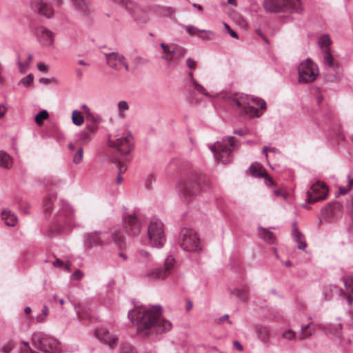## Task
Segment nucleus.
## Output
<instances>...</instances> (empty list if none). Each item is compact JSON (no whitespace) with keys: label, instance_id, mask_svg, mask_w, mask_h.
Segmentation results:
<instances>
[{"label":"nucleus","instance_id":"obj_1","mask_svg":"<svg viewBox=\"0 0 353 353\" xmlns=\"http://www.w3.org/2000/svg\"><path fill=\"white\" fill-rule=\"evenodd\" d=\"M137 312L131 310L128 312V318L132 321L139 323L137 327V332H141L143 330L153 329L157 334L168 332L172 328V323L165 319H163L161 316L162 308L160 305L153 306L152 308L146 310L143 314L141 313L135 317Z\"/></svg>","mask_w":353,"mask_h":353},{"label":"nucleus","instance_id":"obj_2","mask_svg":"<svg viewBox=\"0 0 353 353\" xmlns=\"http://www.w3.org/2000/svg\"><path fill=\"white\" fill-rule=\"evenodd\" d=\"M112 243L122 249L125 245V237L118 226H114L107 230H94L84 234L83 245L88 250L94 247L108 246Z\"/></svg>","mask_w":353,"mask_h":353},{"label":"nucleus","instance_id":"obj_3","mask_svg":"<svg viewBox=\"0 0 353 353\" xmlns=\"http://www.w3.org/2000/svg\"><path fill=\"white\" fill-rule=\"evenodd\" d=\"M201 183L211 187L208 179L205 176L194 174L182 180L177 189L180 196L185 201L192 200L201 191Z\"/></svg>","mask_w":353,"mask_h":353},{"label":"nucleus","instance_id":"obj_4","mask_svg":"<svg viewBox=\"0 0 353 353\" xmlns=\"http://www.w3.org/2000/svg\"><path fill=\"white\" fill-rule=\"evenodd\" d=\"M74 220V210L65 201H60V208L56 214L52 224L50 226L48 235L60 234L65 228H70Z\"/></svg>","mask_w":353,"mask_h":353},{"label":"nucleus","instance_id":"obj_5","mask_svg":"<svg viewBox=\"0 0 353 353\" xmlns=\"http://www.w3.org/2000/svg\"><path fill=\"white\" fill-rule=\"evenodd\" d=\"M32 343L37 349L46 353H58L61 350L59 342L56 339L42 332L34 333Z\"/></svg>","mask_w":353,"mask_h":353},{"label":"nucleus","instance_id":"obj_6","mask_svg":"<svg viewBox=\"0 0 353 353\" xmlns=\"http://www.w3.org/2000/svg\"><path fill=\"white\" fill-rule=\"evenodd\" d=\"M263 7L270 12H298L301 10L299 0H264Z\"/></svg>","mask_w":353,"mask_h":353},{"label":"nucleus","instance_id":"obj_7","mask_svg":"<svg viewBox=\"0 0 353 353\" xmlns=\"http://www.w3.org/2000/svg\"><path fill=\"white\" fill-rule=\"evenodd\" d=\"M148 236L150 244L155 248H162L166 241L164 225L157 219H152L148 228Z\"/></svg>","mask_w":353,"mask_h":353},{"label":"nucleus","instance_id":"obj_8","mask_svg":"<svg viewBox=\"0 0 353 353\" xmlns=\"http://www.w3.org/2000/svg\"><path fill=\"white\" fill-rule=\"evenodd\" d=\"M181 235L180 245L183 250L191 252L201 249L199 239L194 230L183 228L181 230Z\"/></svg>","mask_w":353,"mask_h":353},{"label":"nucleus","instance_id":"obj_9","mask_svg":"<svg viewBox=\"0 0 353 353\" xmlns=\"http://www.w3.org/2000/svg\"><path fill=\"white\" fill-rule=\"evenodd\" d=\"M299 82H313L319 75V68L311 59L301 62L298 68Z\"/></svg>","mask_w":353,"mask_h":353},{"label":"nucleus","instance_id":"obj_10","mask_svg":"<svg viewBox=\"0 0 353 353\" xmlns=\"http://www.w3.org/2000/svg\"><path fill=\"white\" fill-rule=\"evenodd\" d=\"M230 103L232 105H236L239 114L242 116L249 117H254L258 112V108L252 105L248 100V98L243 96L239 97L236 96H230L228 97Z\"/></svg>","mask_w":353,"mask_h":353},{"label":"nucleus","instance_id":"obj_11","mask_svg":"<svg viewBox=\"0 0 353 353\" xmlns=\"http://www.w3.org/2000/svg\"><path fill=\"white\" fill-rule=\"evenodd\" d=\"M327 188L323 182L320 181L312 184L307 192L306 201L308 203H315L326 199L327 195Z\"/></svg>","mask_w":353,"mask_h":353},{"label":"nucleus","instance_id":"obj_12","mask_svg":"<svg viewBox=\"0 0 353 353\" xmlns=\"http://www.w3.org/2000/svg\"><path fill=\"white\" fill-rule=\"evenodd\" d=\"M174 262L175 260L172 256H168L165 260L163 267L154 269L148 272L146 275L150 279L163 280L172 273Z\"/></svg>","mask_w":353,"mask_h":353},{"label":"nucleus","instance_id":"obj_13","mask_svg":"<svg viewBox=\"0 0 353 353\" xmlns=\"http://www.w3.org/2000/svg\"><path fill=\"white\" fill-rule=\"evenodd\" d=\"M132 135L131 133H127L116 140H112L110 138L108 139L110 146L117 149V150L122 154H129L132 149Z\"/></svg>","mask_w":353,"mask_h":353},{"label":"nucleus","instance_id":"obj_14","mask_svg":"<svg viewBox=\"0 0 353 353\" xmlns=\"http://www.w3.org/2000/svg\"><path fill=\"white\" fill-rule=\"evenodd\" d=\"M125 232L130 236H138L141 230V223L135 214L125 216L123 219Z\"/></svg>","mask_w":353,"mask_h":353},{"label":"nucleus","instance_id":"obj_15","mask_svg":"<svg viewBox=\"0 0 353 353\" xmlns=\"http://www.w3.org/2000/svg\"><path fill=\"white\" fill-rule=\"evenodd\" d=\"M30 6L32 10L47 19L52 18L54 14L52 4L45 0H31Z\"/></svg>","mask_w":353,"mask_h":353},{"label":"nucleus","instance_id":"obj_16","mask_svg":"<svg viewBox=\"0 0 353 353\" xmlns=\"http://www.w3.org/2000/svg\"><path fill=\"white\" fill-rule=\"evenodd\" d=\"M95 335L104 344L109 346L111 349H114L119 343V337L109 332L105 327H100L95 330Z\"/></svg>","mask_w":353,"mask_h":353},{"label":"nucleus","instance_id":"obj_17","mask_svg":"<svg viewBox=\"0 0 353 353\" xmlns=\"http://www.w3.org/2000/svg\"><path fill=\"white\" fill-rule=\"evenodd\" d=\"M214 152V158L216 161L228 162L232 150L225 143L216 142L214 145L210 147Z\"/></svg>","mask_w":353,"mask_h":353},{"label":"nucleus","instance_id":"obj_18","mask_svg":"<svg viewBox=\"0 0 353 353\" xmlns=\"http://www.w3.org/2000/svg\"><path fill=\"white\" fill-rule=\"evenodd\" d=\"M39 41L43 46H51L54 41V34L48 28L41 26L37 30Z\"/></svg>","mask_w":353,"mask_h":353},{"label":"nucleus","instance_id":"obj_19","mask_svg":"<svg viewBox=\"0 0 353 353\" xmlns=\"http://www.w3.org/2000/svg\"><path fill=\"white\" fill-rule=\"evenodd\" d=\"M107 64L112 69L119 71L121 69V63L125 60V57L117 52L104 53Z\"/></svg>","mask_w":353,"mask_h":353},{"label":"nucleus","instance_id":"obj_20","mask_svg":"<svg viewBox=\"0 0 353 353\" xmlns=\"http://www.w3.org/2000/svg\"><path fill=\"white\" fill-rule=\"evenodd\" d=\"M129 12L133 19L139 23H145L149 20L148 12L137 5H133L129 10Z\"/></svg>","mask_w":353,"mask_h":353},{"label":"nucleus","instance_id":"obj_21","mask_svg":"<svg viewBox=\"0 0 353 353\" xmlns=\"http://www.w3.org/2000/svg\"><path fill=\"white\" fill-rule=\"evenodd\" d=\"M97 130V126L95 124L86 125V127L79 134V141L81 145H85L89 143L92 136Z\"/></svg>","mask_w":353,"mask_h":353},{"label":"nucleus","instance_id":"obj_22","mask_svg":"<svg viewBox=\"0 0 353 353\" xmlns=\"http://www.w3.org/2000/svg\"><path fill=\"white\" fill-rule=\"evenodd\" d=\"M292 235L294 240L297 243V248L304 250L307 247L304 234L299 230L296 222L292 223Z\"/></svg>","mask_w":353,"mask_h":353},{"label":"nucleus","instance_id":"obj_23","mask_svg":"<svg viewBox=\"0 0 353 353\" xmlns=\"http://www.w3.org/2000/svg\"><path fill=\"white\" fill-rule=\"evenodd\" d=\"M74 8L83 16L88 17L90 14V6L87 0H71Z\"/></svg>","mask_w":353,"mask_h":353},{"label":"nucleus","instance_id":"obj_24","mask_svg":"<svg viewBox=\"0 0 353 353\" xmlns=\"http://www.w3.org/2000/svg\"><path fill=\"white\" fill-rule=\"evenodd\" d=\"M341 205L338 202L329 203L322 210V214L325 219H331L336 210H340Z\"/></svg>","mask_w":353,"mask_h":353},{"label":"nucleus","instance_id":"obj_25","mask_svg":"<svg viewBox=\"0 0 353 353\" xmlns=\"http://www.w3.org/2000/svg\"><path fill=\"white\" fill-rule=\"evenodd\" d=\"M259 235L269 244H274L276 242V238L273 232L270 231L269 229L259 227Z\"/></svg>","mask_w":353,"mask_h":353},{"label":"nucleus","instance_id":"obj_26","mask_svg":"<svg viewBox=\"0 0 353 353\" xmlns=\"http://www.w3.org/2000/svg\"><path fill=\"white\" fill-rule=\"evenodd\" d=\"M254 330L261 341L267 343L269 341L270 332L268 327L256 325L254 326Z\"/></svg>","mask_w":353,"mask_h":353},{"label":"nucleus","instance_id":"obj_27","mask_svg":"<svg viewBox=\"0 0 353 353\" xmlns=\"http://www.w3.org/2000/svg\"><path fill=\"white\" fill-rule=\"evenodd\" d=\"M1 216L4 223L8 226H14L17 222V216L10 210H3Z\"/></svg>","mask_w":353,"mask_h":353},{"label":"nucleus","instance_id":"obj_28","mask_svg":"<svg viewBox=\"0 0 353 353\" xmlns=\"http://www.w3.org/2000/svg\"><path fill=\"white\" fill-rule=\"evenodd\" d=\"M57 199V194H51L46 198L43 203V208L46 214H50L54 202Z\"/></svg>","mask_w":353,"mask_h":353},{"label":"nucleus","instance_id":"obj_29","mask_svg":"<svg viewBox=\"0 0 353 353\" xmlns=\"http://www.w3.org/2000/svg\"><path fill=\"white\" fill-rule=\"evenodd\" d=\"M250 170L252 176L263 178L267 173L265 170L259 163H252L250 166Z\"/></svg>","mask_w":353,"mask_h":353},{"label":"nucleus","instance_id":"obj_30","mask_svg":"<svg viewBox=\"0 0 353 353\" xmlns=\"http://www.w3.org/2000/svg\"><path fill=\"white\" fill-rule=\"evenodd\" d=\"M12 165V157L6 152L0 151V166L9 169Z\"/></svg>","mask_w":353,"mask_h":353},{"label":"nucleus","instance_id":"obj_31","mask_svg":"<svg viewBox=\"0 0 353 353\" xmlns=\"http://www.w3.org/2000/svg\"><path fill=\"white\" fill-rule=\"evenodd\" d=\"M186 50L181 46H173L172 54L176 61H180L185 54Z\"/></svg>","mask_w":353,"mask_h":353},{"label":"nucleus","instance_id":"obj_32","mask_svg":"<svg viewBox=\"0 0 353 353\" xmlns=\"http://www.w3.org/2000/svg\"><path fill=\"white\" fill-rule=\"evenodd\" d=\"M231 294L239 299L241 301H246L248 298V294L246 290L234 288Z\"/></svg>","mask_w":353,"mask_h":353},{"label":"nucleus","instance_id":"obj_33","mask_svg":"<svg viewBox=\"0 0 353 353\" xmlns=\"http://www.w3.org/2000/svg\"><path fill=\"white\" fill-rule=\"evenodd\" d=\"M72 121L75 125L80 126L83 123L84 118L79 111L74 110L72 113Z\"/></svg>","mask_w":353,"mask_h":353},{"label":"nucleus","instance_id":"obj_34","mask_svg":"<svg viewBox=\"0 0 353 353\" xmlns=\"http://www.w3.org/2000/svg\"><path fill=\"white\" fill-rule=\"evenodd\" d=\"M331 43L332 41L330 37L327 34L321 36L319 39V45L322 49L323 52H324V50H326V48H330Z\"/></svg>","mask_w":353,"mask_h":353},{"label":"nucleus","instance_id":"obj_35","mask_svg":"<svg viewBox=\"0 0 353 353\" xmlns=\"http://www.w3.org/2000/svg\"><path fill=\"white\" fill-rule=\"evenodd\" d=\"M117 168L119 169L117 177V183L120 184L123 180L121 174L127 170L125 164L120 161H114Z\"/></svg>","mask_w":353,"mask_h":353},{"label":"nucleus","instance_id":"obj_36","mask_svg":"<svg viewBox=\"0 0 353 353\" xmlns=\"http://www.w3.org/2000/svg\"><path fill=\"white\" fill-rule=\"evenodd\" d=\"M324 54L323 61L325 64L327 65L329 67L334 66V58L331 54L330 48H326L323 52Z\"/></svg>","mask_w":353,"mask_h":353},{"label":"nucleus","instance_id":"obj_37","mask_svg":"<svg viewBox=\"0 0 353 353\" xmlns=\"http://www.w3.org/2000/svg\"><path fill=\"white\" fill-rule=\"evenodd\" d=\"M32 54H30L28 56V61L25 63H22L21 61L20 54H18L17 63L20 68L21 72H22V73L25 72V70H23V68H26L29 67L30 63L32 61Z\"/></svg>","mask_w":353,"mask_h":353},{"label":"nucleus","instance_id":"obj_38","mask_svg":"<svg viewBox=\"0 0 353 353\" xmlns=\"http://www.w3.org/2000/svg\"><path fill=\"white\" fill-rule=\"evenodd\" d=\"M48 118V112L43 110L39 112L35 117V122L38 125L41 126L43 123V121Z\"/></svg>","mask_w":353,"mask_h":353},{"label":"nucleus","instance_id":"obj_39","mask_svg":"<svg viewBox=\"0 0 353 353\" xmlns=\"http://www.w3.org/2000/svg\"><path fill=\"white\" fill-rule=\"evenodd\" d=\"M138 260L139 262L147 263L151 260L150 253L145 250H140L138 252Z\"/></svg>","mask_w":353,"mask_h":353},{"label":"nucleus","instance_id":"obj_40","mask_svg":"<svg viewBox=\"0 0 353 353\" xmlns=\"http://www.w3.org/2000/svg\"><path fill=\"white\" fill-rule=\"evenodd\" d=\"M83 155V150L82 147H79L72 157V161L74 164H79L82 161Z\"/></svg>","mask_w":353,"mask_h":353},{"label":"nucleus","instance_id":"obj_41","mask_svg":"<svg viewBox=\"0 0 353 353\" xmlns=\"http://www.w3.org/2000/svg\"><path fill=\"white\" fill-rule=\"evenodd\" d=\"M198 37L203 40H212L214 39V32L210 30H201Z\"/></svg>","mask_w":353,"mask_h":353},{"label":"nucleus","instance_id":"obj_42","mask_svg":"<svg viewBox=\"0 0 353 353\" xmlns=\"http://www.w3.org/2000/svg\"><path fill=\"white\" fill-rule=\"evenodd\" d=\"M309 326H310V323H308L301 327V333L300 334V340H304L305 339L310 336L313 334V332H314L313 330L306 331V330L309 327Z\"/></svg>","mask_w":353,"mask_h":353},{"label":"nucleus","instance_id":"obj_43","mask_svg":"<svg viewBox=\"0 0 353 353\" xmlns=\"http://www.w3.org/2000/svg\"><path fill=\"white\" fill-rule=\"evenodd\" d=\"M185 30L190 35H196L199 34L201 33V30L198 29L196 26L192 25H188L185 26Z\"/></svg>","mask_w":353,"mask_h":353},{"label":"nucleus","instance_id":"obj_44","mask_svg":"<svg viewBox=\"0 0 353 353\" xmlns=\"http://www.w3.org/2000/svg\"><path fill=\"white\" fill-rule=\"evenodd\" d=\"M120 353H137V352L130 344H123L120 349Z\"/></svg>","mask_w":353,"mask_h":353},{"label":"nucleus","instance_id":"obj_45","mask_svg":"<svg viewBox=\"0 0 353 353\" xmlns=\"http://www.w3.org/2000/svg\"><path fill=\"white\" fill-rule=\"evenodd\" d=\"M34 80V77L32 74H29L26 77L21 79L19 81L20 84H23V85L28 86L30 85Z\"/></svg>","mask_w":353,"mask_h":353},{"label":"nucleus","instance_id":"obj_46","mask_svg":"<svg viewBox=\"0 0 353 353\" xmlns=\"http://www.w3.org/2000/svg\"><path fill=\"white\" fill-rule=\"evenodd\" d=\"M14 347V345L13 342L9 341L2 346L1 350L3 353H10Z\"/></svg>","mask_w":353,"mask_h":353},{"label":"nucleus","instance_id":"obj_47","mask_svg":"<svg viewBox=\"0 0 353 353\" xmlns=\"http://www.w3.org/2000/svg\"><path fill=\"white\" fill-rule=\"evenodd\" d=\"M160 46L165 54H172L173 46H168L164 43H161Z\"/></svg>","mask_w":353,"mask_h":353},{"label":"nucleus","instance_id":"obj_48","mask_svg":"<svg viewBox=\"0 0 353 353\" xmlns=\"http://www.w3.org/2000/svg\"><path fill=\"white\" fill-rule=\"evenodd\" d=\"M118 108L119 110V114H120V115H121V112L123 111H125L129 109V105L126 101H119L118 103Z\"/></svg>","mask_w":353,"mask_h":353},{"label":"nucleus","instance_id":"obj_49","mask_svg":"<svg viewBox=\"0 0 353 353\" xmlns=\"http://www.w3.org/2000/svg\"><path fill=\"white\" fill-rule=\"evenodd\" d=\"M233 133L239 136H245L249 133V130L248 128L244 127L240 129L234 130Z\"/></svg>","mask_w":353,"mask_h":353},{"label":"nucleus","instance_id":"obj_50","mask_svg":"<svg viewBox=\"0 0 353 353\" xmlns=\"http://www.w3.org/2000/svg\"><path fill=\"white\" fill-rule=\"evenodd\" d=\"M283 337L288 340H292L295 337V332L290 330H288L283 332Z\"/></svg>","mask_w":353,"mask_h":353},{"label":"nucleus","instance_id":"obj_51","mask_svg":"<svg viewBox=\"0 0 353 353\" xmlns=\"http://www.w3.org/2000/svg\"><path fill=\"white\" fill-rule=\"evenodd\" d=\"M223 25H224V27L227 30V32L232 37V38H235V39H237L238 38V34L234 31L233 30H232L230 27V26L226 23H223Z\"/></svg>","mask_w":353,"mask_h":353},{"label":"nucleus","instance_id":"obj_52","mask_svg":"<svg viewBox=\"0 0 353 353\" xmlns=\"http://www.w3.org/2000/svg\"><path fill=\"white\" fill-rule=\"evenodd\" d=\"M186 64L190 69L195 70L197 63L196 61L189 57L186 59Z\"/></svg>","mask_w":353,"mask_h":353},{"label":"nucleus","instance_id":"obj_53","mask_svg":"<svg viewBox=\"0 0 353 353\" xmlns=\"http://www.w3.org/2000/svg\"><path fill=\"white\" fill-rule=\"evenodd\" d=\"M194 88L197 90L199 92L205 95H207V93H205V88L203 86L200 85L197 81L194 82L193 83Z\"/></svg>","mask_w":353,"mask_h":353},{"label":"nucleus","instance_id":"obj_54","mask_svg":"<svg viewBox=\"0 0 353 353\" xmlns=\"http://www.w3.org/2000/svg\"><path fill=\"white\" fill-rule=\"evenodd\" d=\"M83 276V273L80 270H77L73 272L72 274V279L74 280L79 281L80 280Z\"/></svg>","mask_w":353,"mask_h":353},{"label":"nucleus","instance_id":"obj_55","mask_svg":"<svg viewBox=\"0 0 353 353\" xmlns=\"http://www.w3.org/2000/svg\"><path fill=\"white\" fill-rule=\"evenodd\" d=\"M263 178H264L265 179V183L268 186H274L275 185V183L274 181H273V179L268 174V173H266L265 174V176H263Z\"/></svg>","mask_w":353,"mask_h":353},{"label":"nucleus","instance_id":"obj_56","mask_svg":"<svg viewBox=\"0 0 353 353\" xmlns=\"http://www.w3.org/2000/svg\"><path fill=\"white\" fill-rule=\"evenodd\" d=\"M24 345L25 346L21 349V353H38L30 347L28 343H25Z\"/></svg>","mask_w":353,"mask_h":353},{"label":"nucleus","instance_id":"obj_57","mask_svg":"<svg viewBox=\"0 0 353 353\" xmlns=\"http://www.w3.org/2000/svg\"><path fill=\"white\" fill-rule=\"evenodd\" d=\"M352 183H353V181L350 180L349 182H348V188H347L340 187L339 188V193L341 194H346L347 192V191L351 189Z\"/></svg>","mask_w":353,"mask_h":353},{"label":"nucleus","instance_id":"obj_58","mask_svg":"<svg viewBox=\"0 0 353 353\" xmlns=\"http://www.w3.org/2000/svg\"><path fill=\"white\" fill-rule=\"evenodd\" d=\"M8 110V107L6 103H1L0 105V119L3 117Z\"/></svg>","mask_w":353,"mask_h":353},{"label":"nucleus","instance_id":"obj_59","mask_svg":"<svg viewBox=\"0 0 353 353\" xmlns=\"http://www.w3.org/2000/svg\"><path fill=\"white\" fill-rule=\"evenodd\" d=\"M253 102L256 103V105L259 106L261 110L265 109L266 103L263 100L261 99H252Z\"/></svg>","mask_w":353,"mask_h":353},{"label":"nucleus","instance_id":"obj_60","mask_svg":"<svg viewBox=\"0 0 353 353\" xmlns=\"http://www.w3.org/2000/svg\"><path fill=\"white\" fill-rule=\"evenodd\" d=\"M345 285L347 290L353 294V282L352 281H349L348 280H346L345 281Z\"/></svg>","mask_w":353,"mask_h":353},{"label":"nucleus","instance_id":"obj_61","mask_svg":"<svg viewBox=\"0 0 353 353\" xmlns=\"http://www.w3.org/2000/svg\"><path fill=\"white\" fill-rule=\"evenodd\" d=\"M161 58L168 62H171V61H175L174 57L173 54L170 55V54H166V55L161 56Z\"/></svg>","mask_w":353,"mask_h":353},{"label":"nucleus","instance_id":"obj_62","mask_svg":"<svg viewBox=\"0 0 353 353\" xmlns=\"http://www.w3.org/2000/svg\"><path fill=\"white\" fill-rule=\"evenodd\" d=\"M223 142L228 141L231 147H234L235 138L234 137H228L226 139H223Z\"/></svg>","mask_w":353,"mask_h":353},{"label":"nucleus","instance_id":"obj_63","mask_svg":"<svg viewBox=\"0 0 353 353\" xmlns=\"http://www.w3.org/2000/svg\"><path fill=\"white\" fill-rule=\"evenodd\" d=\"M155 181V178L153 175H150L146 181H145V185L148 188H150V185Z\"/></svg>","mask_w":353,"mask_h":353},{"label":"nucleus","instance_id":"obj_64","mask_svg":"<svg viewBox=\"0 0 353 353\" xmlns=\"http://www.w3.org/2000/svg\"><path fill=\"white\" fill-rule=\"evenodd\" d=\"M38 69L41 72H48V67L43 63H38Z\"/></svg>","mask_w":353,"mask_h":353}]
</instances>
